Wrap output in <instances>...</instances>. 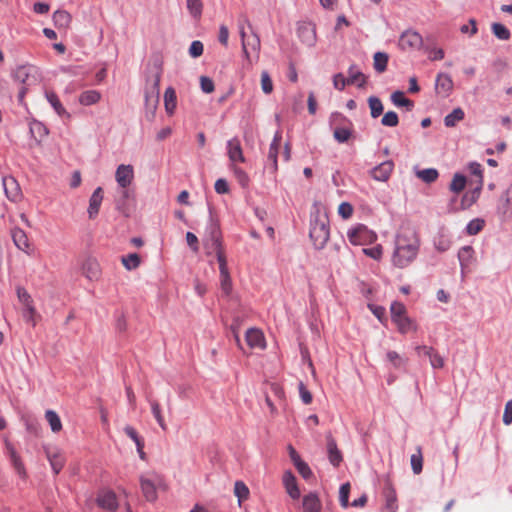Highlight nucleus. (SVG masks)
<instances>
[{"instance_id": "obj_63", "label": "nucleus", "mask_w": 512, "mask_h": 512, "mask_svg": "<svg viewBox=\"0 0 512 512\" xmlns=\"http://www.w3.org/2000/svg\"><path fill=\"white\" fill-rule=\"evenodd\" d=\"M353 211V206L348 202H342L338 207V213L343 219H349Z\"/></svg>"}, {"instance_id": "obj_37", "label": "nucleus", "mask_w": 512, "mask_h": 512, "mask_svg": "<svg viewBox=\"0 0 512 512\" xmlns=\"http://www.w3.org/2000/svg\"><path fill=\"white\" fill-rule=\"evenodd\" d=\"M53 22L58 28H67L71 22V16L67 11L57 10L53 14Z\"/></svg>"}, {"instance_id": "obj_1", "label": "nucleus", "mask_w": 512, "mask_h": 512, "mask_svg": "<svg viewBox=\"0 0 512 512\" xmlns=\"http://www.w3.org/2000/svg\"><path fill=\"white\" fill-rule=\"evenodd\" d=\"M420 240L415 231L402 230L396 237L392 263L398 268L408 267L417 257Z\"/></svg>"}, {"instance_id": "obj_61", "label": "nucleus", "mask_w": 512, "mask_h": 512, "mask_svg": "<svg viewBox=\"0 0 512 512\" xmlns=\"http://www.w3.org/2000/svg\"><path fill=\"white\" fill-rule=\"evenodd\" d=\"M430 364L434 369H440L444 367V359L443 357L434 349V351L429 355Z\"/></svg>"}, {"instance_id": "obj_49", "label": "nucleus", "mask_w": 512, "mask_h": 512, "mask_svg": "<svg viewBox=\"0 0 512 512\" xmlns=\"http://www.w3.org/2000/svg\"><path fill=\"white\" fill-rule=\"evenodd\" d=\"M411 467L416 475L422 472L423 457L420 447L417 448V453L411 455Z\"/></svg>"}, {"instance_id": "obj_64", "label": "nucleus", "mask_w": 512, "mask_h": 512, "mask_svg": "<svg viewBox=\"0 0 512 512\" xmlns=\"http://www.w3.org/2000/svg\"><path fill=\"white\" fill-rule=\"evenodd\" d=\"M295 467L298 471V473L304 478L309 479L312 476V471L307 463H305L303 460L298 461L295 464Z\"/></svg>"}, {"instance_id": "obj_21", "label": "nucleus", "mask_w": 512, "mask_h": 512, "mask_svg": "<svg viewBox=\"0 0 512 512\" xmlns=\"http://www.w3.org/2000/svg\"><path fill=\"white\" fill-rule=\"evenodd\" d=\"M228 148V157L231 162H245V157L243 155L242 147L239 139L233 138L227 143Z\"/></svg>"}, {"instance_id": "obj_62", "label": "nucleus", "mask_w": 512, "mask_h": 512, "mask_svg": "<svg viewBox=\"0 0 512 512\" xmlns=\"http://www.w3.org/2000/svg\"><path fill=\"white\" fill-rule=\"evenodd\" d=\"M200 86L204 93L210 94L215 90L214 82L207 76L200 77Z\"/></svg>"}, {"instance_id": "obj_40", "label": "nucleus", "mask_w": 512, "mask_h": 512, "mask_svg": "<svg viewBox=\"0 0 512 512\" xmlns=\"http://www.w3.org/2000/svg\"><path fill=\"white\" fill-rule=\"evenodd\" d=\"M416 175L425 183H433L437 180L439 173L434 168H427L417 171Z\"/></svg>"}, {"instance_id": "obj_39", "label": "nucleus", "mask_w": 512, "mask_h": 512, "mask_svg": "<svg viewBox=\"0 0 512 512\" xmlns=\"http://www.w3.org/2000/svg\"><path fill=\"white\" fill-rule=\"evenodd\" d=\"M388 55L384 52H376L373 56V66L378 73H383L387 69Z\"/></svg>"}, {"instance_id": "obj_22", "label": "nucleus", "mask_w": 512, "mask_h": 512, "mask_svg": "<svg viewBox=\"0 0 512 512\" xmlns=\"http://www.w3.org/2000/svg\"><path fill=\"white\" fill-rule=\"evenodd\" d=\"M435 90L438 94L448 96L453 90V81L448 74L439 73L436 78Z\"/></svg>"}, {"instance_id": "obj_14", "label": "nucleus", "mask_w": 512, "mask_h": 512, "mask_svg": "<svg viewBox=\"0 0 512 512\" xmlns=\"http://www.w3.org/2000/svg\"><path fill=\"white\" fill-rule=\"evenodd\" d=\"M3 187L6 196L13 202H17L21 199V189L14 177H4Z\"/></svg>"}, {"instance_id": "obj_5", "label": "nucleus", "mask_w": 512, "mask_h": 512, "mask_svg": "<svg viewBox=\"0 0 512 512\" xmlns=\"http://www.w3.org/2000/svg\"><path fill=\"white\" fill-rule=\"evenodd\" d=\"M162 74L161 62L154 64V74L147 78V83L150 86L146 91L145 100L147 105H151L153 109L156 108L159 102V86Z\"/></svg>"}, {"instance_id": "obj_48", "label": "nucleus", "mask_w": 512, "mask_h": 512, "mask_svg": "<svg viewBox=\"0 0 512 512\" xmlns=\"http://www.w3.org/2000/svg\"><path fill=\"white\" fill-rule=\"evenodd\" d=\"M150 406H151L152 414L155 417L157 423L162 428V430H166L167 429V425H166L165 420H164V418L162 416L160 404L158 403V401L152 400V401H150Z\"/></svg>"}, {"instance_id": "obj_28", "label": "nucleus", "mask_w": 512, "mask_h": 512, "mask_svg": "<svg viewBox=\"0 0 512 512\" xmlns=\"http://www.w3.org/2000/svg\"><path fill=\"white\" fill-rule=\"evenodd\" d=\"M164 107L165 111L169 116H172L175 113L177 107V96L175 89L172 87H168L164 93Z\"/></svg>"}, {"instance_id": "obj_47", "label": "nucleus", "mask_w": 512, "mask_h": 512, "mask_svg": "<svg viewBox=\"0 0 512 512\" xmlns=\"http://www.w3.org/2000/svg\"><path fill=\"white\" fill-rule=\"evenodd\" d=\"M187 9L193 18L199 19L202 15L203 4L201 0H187Z\"/></svg>"}, {"instance_id": "obj_31", "label": "nucleus", "mask_w": 512, "mask_h": 512, "mask_svg": "<svg viewBox=\"0 0 512 512\" xmlns=\"http://www.w3.org/2000/svg\"><path fill=\"white\" fill-rule=\"evenodd\" d=\"M45 95H46L47 101L51 104V106L53 107V109L59 116H65L67 118H70V114L63 107L62 103L60 102V100L55 92L47 91Z\"/></svg>"}, {"instance_id": "obj_8", "label": "nucleus", "mask_w": 512, "mask_h": 512, "mask_svg": "<svg viewBox=\"0 0 512 512\" xmlns=\"http://www.w3.org/2000/svg\"><path fill=\"white\" fill-rule=\"evenodd\" d=\"M422 44V36L414 30H406L399 38V47L404 51L419 49Z\"/></svg>"}, {"instance_id": "obj_54", "label": "nucleus", "mask_w": 512, "mask_h": 512, "mask_svg": "<svg viewBox=\"0 0 512 512\" xmlns=\"http://www.w3.org/2000/svg\"><path fill=\"white\" fill-rule=\"evenodd\" d=\"M122 264L128 270L136 269L140 265V257L136 253L129 254L122 258Z\"/></svg>"}, {"instance_id": "obj_19", "label": "nucleus", "mask_w": 512, "mask_h": 512, "mask_svg": "<svg viewBox=\"0 0 512 512\" xmlns=\"http://www.w3.org/2000/svg\"><path fill=\"white\" fill-rule=\"evenodd\" d=\"M97 503L101 508L107 509L111 512L116 509L118 505L115 493L110 490H103L99 492L97 496Z\"/></svg>"}, {"instance_id": "obj_13", "label": "nucleus", "mask_w": 512, "mask_h": 512, "mask_svg": "<svg viewBox=\"0 0 512 512\" xmlns=\"http://www.w3.org/2000/svg\"><path fill=\"white\" fill-rule=\"evenodd\" d=\"M394 169V163L391 160L384 161L371 170V176L377 181L386 182Z\"/></svg>"}, {"instance_id": "obj_2", "label": "nucleus", "mask_w": 512, "mask_h": 512, "mask_svg": "<svg viewBox=\"0 0 512 512\" xmlns=\"http://www.w3.org/2000/svg\"><path fill=\"white\" fill-rule=\"evenodd\" d=\"M330 237L329 220L325 214L319 211L312 216L310 227V238L316 249H322Z\"/></svg>"}, {"instance_id": "obj_45", "label": "nucleus", "mask_w": 512, "mask_h": 512, "mask_svg": "<svg viewBox=\"0 0 512 512\" xmlns=\"http://www.w3.org/2000/svg\"><path fill=\"white\" fill-rule=\"evenodd\" d=\"M466 182L464 175L456 173L450 183V190L454 193H460L464 190Z\"/></svg>"}, {"instance_id": "obj_53", "label": "nucleus", "mask_w": 512, "mask_h": 512, "mask_svg": "<svg viewBox=\"0 0 512 512\" xmlns=\"http://www.w3.org/2000/svg\"><path fill=\"white\" fill-rule=\"evenodd\" d=\"M492 32L500 40H508L511 36L510 31L501 23H494Z\"/></svg>"}, {"instance_id": "obj_15", "label": "nucleus", "mask_w": 512, "mask_h": 512, "mask_svg": "<svg viewBox=\"0 0 512 512\" xmlns=\"http://www.w3.org/2000/svg\"><path fill=\"white\" fill-rule=\"evenodd\" d=\"M11 236L15 246L19 250L25 252L28 255L31 254V245L28 236L24 230L20 228H14L11 231Z\"/></svg>"}, {"instance_id": "obj_26", "label": "nucleus", "mask_w": 512, "mask_h": 512, "mask_svg": "<svg viewBox=\"0 0 512 512\" xmlns=\"http://www.w3.org/2000/svg\"><path fill=\"white\" fill-rule=\"evenodd\" d=\"M462 273L469 270L470 265L474 261V250L471 246H464L458 252Z\"/></svg>"}, {"instance_id": "obj_24", "label": "nucleus", "mask_w": 512, "mask_h": 512, "mask_svg": "<svg viewBox=\"0 0 512 512\" xmlns=\"http://www.w3.org/2000/svg\"><path fill=\"white\" fill-rule=\"evenodd\" d=\"M246 342L251 348H260L263 349L265 347V339L263 333L258 329H248L245 335Z\"/></svg>"}, {"instance_id": "obj_58", "label": "nucleus", "mask_w": 512, "mask_h": 512, "mask_svg": "<svg viewBox=\"0 0 512 512\" xmlns=\"http://www.w3.org/2000/svg\"><path fill=\"white\" fill-rule=\"evenodd\" d=\"M381 123L384 126L395 127L399 123L398 115L394 111H388L382 117Z\"/></svg>"}, {"instance_id": "obj_33", "label": "nucleus", "mask_w": 512, "mask_h": 512, "mask_svg": "<svg viewBox=\"0 0 512 512\" xmlns=\"http://www.w3.org/2000/svg\"><path fill=\"white\" fill-rule=\"evenodd\" d=\"M45 420L49 424L50 429L53 433L57 434L62 430L63 426H62L61 419H60L59 415L54 410H51V409L46 410Z\"/></svg>"}, {"instance_id": "obj_18", "label": "nucleus", "mask_w": 512, "mask_h": 512, "mask_svg": "<svg viewBox=\"0 0 512 512\" xmlns=\"http://www.w3.org/2000/svg\"><path fill=\"white\" fill-rule=\"evenodd\" d=\"M102 201L103 189L101 187H97L89 199L87 212L90 219H94L98 215Z\"/></svg>"}, {"instance_id": "obj_7", "label": "nucleus", "mask_w": 512, "mask_h": 512, "mask_svg": "<svg viewBox=\"0 0 512 512\" xmlns=\"http://www.w3.org/2000/svg\"><path fill=\"white\" fill-rule=\"evenodd\" d=\"M261 42L258 34L251 31V34L242 43V50L246 60L250 65L257 62L260 55Z\"/></svg>"}, {"instance_id": "obj_60", "label": "nucleus", "mask_w": 512, "mask_h": 512, "mask_svg": "<svg viewBox=\"0 0 512 512\" xmlns=\"http://www.w3.org/2000/svg\"><path fill=\"white\" fill-rule=\"evenodd\" d=\"M204 46L203 43L199 40H195L191 43L189 47V55L193 58H198L203 54Z\"/></svg>"}, {"instance_id": "obj_50", "label": "nucleus", "mask_w": 512, "mask_h": 512, "mask_svg": "<svg viewBox=\"0 0 512 512\" xmlns=\"http://www.w3.org/2000/svg\"><path fill=\"white\" fill-rule=\"evenodd\" d=\"M387 360L394 368H401L403 367L407 360L402 357L399 353L396 351H388L386 354Z\"/></svg>"}, {"instance_id": "obj_57", "label": "nucleus", "mask_w": 512, "mask_h": 512, "mask_svg": "<svg viewBox=\"0 0 512 512\" xmlns=\"http://www.w3.org/2000/svg\"><path fill=\"white\" fill-rule=\"evenodd\" d=\"M261 89L265 94H271L273 91V82L267 71L261 73Z\"/></svg>"}, {"instance_id": "obj_32", "label": "nucleus", "mask_w": 512, "mask_h": 512, "mask_svg": "<svg viewBox=\"0 0 512 512\" xmlns=\"http://www.w3.org/2000/svg\"><path fill=\"white\" fill-rule=\"evenodd\" d=\"M101 99V93L97 90H86L79 95V103L84 106H90L98 103Z\"/></svg>"}, {"instance_id": "obj_59", "label": "nucleus", "mask_w": 512, "mask_h": 512, "mask_svg": "<svg viewBox=\"0 0 512 512\" xmlns=\"http://www.w3.org/2000/svg\"><path fill=\"white\" fill-rule=\"evenodd\" d=\"M362 251L366 256H368L374 260L381 259L382 254H383V248L381 245H376L371 248H364Z\"/></svg>"}, {"instance_id": "obj_4", "label": "nucleus", "mask_w": 512, "mask_h": 512, "mask_svg": "<svg viewBox=\"0 0 512 512\" xmlns=\"http://www.w3.org/2000/svg\"><path fill=\"white\" fill-rule=\"evenodd\" d=\"M13 78L16 82L22 84L18 93V102L24 104V98L30 86L38 82L37 69L32 65H21L13 72Z\"/></svg>"}, {"instance_id": "obj_52", "label": "nucleus", "mask_w": 512, "mask_h": 512, "mask_svg": "<svg viewBox=\"0 0 512 512\" xmlns=\"http://www.w3.org/2000/svg\"><path fill=\"white\" fill-rule=\"evenodd\" d=\"M22 316L26 322H28L32 325V327L36 326V324H37L36 318L38 317V314H37L35 306H29L26 308L24 307L23 311H22Z\"/></svg>"}, {"instance_id": "obj_23", "label": "nucleus", "mask_w": 512, "mask_h": 512, "mask_svg": "<svg viewBox=\"0 0 512 512\" xmlns=\"http://www.w3.org/2000/svg\"><path fill=\"white\" fill-rule=\"evenodd\" d=\"M124 432L135 443L139 457L142 460H145L146 454L144 452V445H145L144 439L141 436H139L136 429L130 425H126L124 427Z\"/></svg>"}, {"instance_id": "obj_36", "label": "nucleus", "mask_w": 512, "mask_h": 512, "mask_svg": "<svg viewBox=\"0 0 512 512\" xmlns=\"http://www.w3.org/2000/svg\"><path fill=\"white\" fill-rule=\"evenodd\" d=\"M465 113L462 108L453 109L451 113L445 116L444 124L446 127H454L458 122L464 119Z\"/></svg>"}, {"instance_id": "obj_46", "label": "nucleus", "mask_w": 512, "mask_h": 512, "mask_svg": "<svg viewBox=\"0 0 512 512\" xmlns=\"http://www.w3.org/2000/svg\"><path fill=\"white\" fill-rule=\"evenodd\" d=\"M391 319L394 322L395 320L404 317L407 315L406 307L401 302H393L390 307Z\"/></svg>"}, {"instance_id": "obj_27", "label": "nucleus", "mask_w": 512, "mask_h": 512, "mask_svg": "<svg viewBox=\"0 0 512 512\" xmlns=\"http://www.w3.org/2000/svg\"><path fill=\"white\" fill-rule=\"evenodd\" d=\"M303 512H321L322 503L315 493H309L303 497Z\"/></svg>"}, {"instance_id": "obj_56", "label": "nucleus", "mask_w": 512, "mask_h": 512, "mask_svg": "<svg viewBox=\"0 0 512 512\" xmlns=\"http://www.w3.org/2000/svg\"><path fill=\"white\" fill-rule=\"evenodd\" d=\"M350 489H351V486H350L349 482L342 484L340 487L339 501L343 508H347L349 505L348 500H349Z\"/></svg>"}, {"instance_id": "obj_51", "label": "nucleus", "mask_w": 512, "mask_h": 512, "mask_svg": "<svg viewBox=\"0 0 512 512\" xmlns=\"http://www.w3.org/2000/svg\"><path fill=\"white\" fill-rule=\"evenodd\" d=\"M17 297L19 302L23 305V308L34 306L33 299L28 291L23 287L17 288Z\"/></svg>"}, {"instance_id": "obj_12", "label": "nucleus", "mask_w": 512, "mask_h": 512, "mask_svg": "<svg viewBox=\"0 0 512 512\" xmlns=\"http://www.w3.org/2000/svg\"><path fill=\"white\" fill-rule=\"evenodd\" d=\"M282 140V134L280 131H277L274 135V138L270 144L269 151H268V161L270 165V169L273 173H275L278 170V151L281 145Z\"/></svg>"}, {"instance_id": "obj_11", "label": "nucleus", "mask_w": 512, "mask_h": 512, "mask_svg": "<svg viewBox=\"0 0 512 512\" xmlns=\"http://www.w3.org/2000/svg\"><path fill=\"white\" fill-rule=\"evenodd\" d=\"M5 450L16 473L19 476L24 477L26 475L25 466L15 447L8 440H5Z\"/></svg>"}, {"instance_id": "obj_34", "label": "nucleus", "mask_w": 512, "mask_h": 512, "mask_svg": "<svg viewBox=\"0 0 512 512\" xmlns=\"http://www.w3.org/2000/svg\"><path fill=\"white\" fill-rule=\"evenodd\" d=\"M391 101L395 106L405 107L408 111H411L414 107V102L406 98L402 91L393 92L391 94Z\"/></svg>"}, {"instance_id": "obj_25", "label": "nucleus", "mask_w": 512, "mask_h": 512, "mask_svg": "<svg viewBox=\"0 0 512 512\" xmlns=\"http://www.w3.org/2000/svg\"><path fill=\"white\" fill-rule=\"evenodd\" d=\"M283 484L289 496L293 499L300 497V490L298 488L296 478L292 472L286 471L283 475Z\"/></svg>"}, {"instance_id": "obj_9", "label": "nucleus", "mask_w": 512, "mask_h": 512, "mask_svg": "<svg viewBox=\"0 0 512 512\" xmlns=\"http://www.w3.org/2000/svg\"><path fill=\"white\" fill-rule=\"evenodd\" d=\"M340 120L341 122H344L343 126H336L334 129V138L339 143H344L349 140L352 134V123L347 120L343 115L336 113L332 115V121Z\"/></svg>"}, {"instance_id": "obj_30", "label": "nucleus", "mask_w": 512, "mask_h": 512, "mask_svg": "<svg viewBox=\"0 0 512 512\" xmlns=\"http://www.w3.org/2000/svg\"><path fill=\"white\" fill-rule=\"evenodd\" d=\"M394 323L401 334H406L408 332H416L418 329L417 323L413 319L408 317V315L395 320Z\"/></svg>"}, {"instance_id": "obj_10", "label": "nucleus", "mask_w": 512, "mask_h": 512, "mask_svg": "<svg viewBox=\"0 0 512 512\" xmlns=\"http://www.w3.org/2000/svg\"><path fill=\"white\" fill-rule=\"evenodd\" d=\"M115 179L121 188H127L134 179L133 166L125 164L119 165L115 172Z\"/></svg>"}, {"instance_id": "obj_29", "label": "nucleus", "mask_w": 512, "mask_h": 512, "mask_svg": "<svg viewBox=\"0 0 512 512\" xmlns=\"http://www.w3.org/2000/svg\"><path fill=\"white\" fill-rule=\"evenodd\" d=\"M384 496L386 500L387 512H396L397 510V495L395 489L390 482H387L384 488Z\"/></svg>"}, {"instance_id": "obj_17", "label": "nucleus", "mask_w": 512, "mask_h": 512, "mask_svg": "<svg viewBox=\"0 0 512 512\" xmlns=\"http://www.w3.org/2000/svg\"><path fill=\"white\" fill-rule=\"evenodd\" d=\"M46 456L55 474H58L65 464V457L58 449H45Z\"/></svg>"}, {"instance_id": "obj_6", "label": "nucleus", "mask_w": 512, "mask_h": 512, "mask_svg": "<svg viewBox=\"0 0 512 512\" xmlns=\"http://www.w3.org/2000/svg\"><path fill=\"white\" fill-rule=\"evenodd\" d=\"M347 237L353 245L372 244L377 239V234L363 224H358L347 232Z\"/></svg>"}, {"instance_id": "obj_55", "label": "nucleus", "mask_w": 512, "mask_h": 512, "mask_svg": "<svg viewBox=\"0 0 512 512\" xmlns=\"http://www.w3.org/2000/svg\"><path fill=\"white\" fill-rule=\"evenodd\" d=\"M484 225L485 222L483 219L476 218L468 223L466 231L469 235H476L484 228Z\"/></svg>"}, {"instance_id": "obj_3", "label": "nucleus", "mask_w": 512, "mask_h": 512, "mask_svg": "<svg viewBox=\"0 0 512 512\" xmlns=\"http://www.w3.org/2000/svg\"><path fill=\"white\" fill-rule=\"evenodd\" d=\"M204 248L207 255L215 254L218 263H221V259H226L224 248L222 245V235L219 229V225L210 219V225L208 227L206 236L203 239Z\"/></svg>"}, {"instance_id": "obj_42", "label": "nucleus", "mask_w": 512, "mask_h": 512, "mask_svg": "<svg viewBox=\"0 0 512 512\" xmlns=\"http://www.w3.org/2000/svg\"><path fill=\"white\" fill-rule=\"evenodd\" d=\"M368 104L372 118H377L383 113V104L378 97L370 96L368 98Z\"/></svg>"}, {"instance_id": "obj_43", "label": "nucleus", "mask_w": 512, "mask_h": 512, "mask_svg": "<svg viewBox=\"0 0 512 512\" xmlns=\"http://www.w3.org/2000/svg\"><path fill=\"white\" fill-rule=\"evenodd\" d=\"M234 494L238 498V502L241 503L248 499L249 489L246 484L242 481H236L234 485Z\"/></svg>"}, {"instance_id": "obj_35", "label": "nucleus", "mask_w": 512, "mask_h": 512, "mask_svg": "<svg viewBox=\"0 0 512 512\" xmlns=\"http://www.w3.org/2000/svg\"><path fill=\"white\" fill-rule=\"evenodd\" d=\"M348 73L347 82L349 85L355 84L360 88L365 86L367 78L362 72L355 70L352 66L349 68Z\"/></svg>"}, {"instance_id": "obj_41", "label": "nucleus", "mask_w": 512, "mask_h": 512, "mask_svg": "<svg viewBox=\"0 0 512 512\" xmlns=\"http://www.w3.org/2000/svg\"><path fill=\"white\" fill-rule=\"evenodd\" d=\"M86 276L90 280H96L100 276L99 264L94 260H88L84 265Z\"/></svg>"}, {"instance_id": "obj_38", "label": "nucleus", "mask_w": 512, "mask_h": 512, "mask_svg": "<svg viewBox=\"0 0 512 512\" xmlns=\"http://www.w3.org/2000/svg\"><path fill=\"white\" fill-rule=\"evenodd\" d=\"M140 484H141V490H142L144 497L148 501H154L157 497L156 488H155L154 484L150 480L145 479V478H141Z\"/></svg>"}, {"instance_id": "obj_44", "label": "nucleus", "mask_w": 512, "mask_h": 512, "mask_svg": "<svg viewBox=\"0 0 512 512\" xmlns=\"http://www.w3.org/2000/svg\"><path fill=\"white\" fill-rule=\"evenodd\" d=\"M469 170L472 175L477 177V192H480L483 187V168L481 164L472 162L469 164Z\"/></svg>"}, {"instance_id": "obj_16", "label": "nucleus", "mask_w": 512, "mask_h": 512, "mask_svg": "<svg viewBox=\"0 0 512 512\" xmlns=\"http://www.w3.org/2000/svg\"><path fill=\"white\" fill-rule=\"evenodd\" d=\"M219 264L220 286L224 295L229 296L232 291V280L227 266V259H221Z\"/></svg>"}, {"instance_id": "obj_20", "label": "nucleus", "mask_w": 512, "mask_h": 512, "mask_svg": "<svg viewBox=\"0 0 512 512\" xmlns=\"http://www.w3.org/2000/svg\"><path fill=\"white\" fill-rule=\"evenodd\" d=\"M326 439L329 461L333 466L337 467L342 462V453L338 449L336 441L330 433L326 436Z\"/></svg>"}]
</instances>
